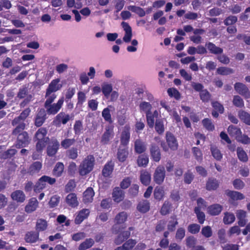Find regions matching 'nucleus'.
<instances>
[{
  "label": "nucleus",
  "instance_id": "f257e3e1",
  "mask_svg": "<svg viewBox=\"0 0 250 250\" xmlns=\"http://www.w3.org/2000/svg\"><path fill=\"white\" fill-rule=\"evenodd\" d=\"M95 158L93 155H87L82 161L79 167V173L81 176H85L93 169Z\"/></svg>",
  "mask_w": 250,
  "mask_h": 250
},
{
  "label": "nucleus",
  "instance_id": "f03ea898",
  "mask_svg": "<svg viewBox=\"0 0 250 250\" xmlns=\"http://www.w3.org/2000/svg\"><path fill=\"white\" fill-rule=\"evenodd\" d=\"M114 128V126L113 125H108L105 126V131L101 138L100 143L102 145H107L111 143L115 136Z\"/></svg>",
  "mask_w": 250,
  "mask_h": 250
},
{
  "label": "nucleus",
  "instance_id": "7ed1b4c3",
  "mask_svg": "<svg viewBox=\"0 0 250 250\" xmlns=\"http://www.w3.org/2000/svg\"><path fill=\"white\" fill-rule=\"evenodd\" d=\"M64 99L63 97L60 98L58 101L57 103L49 104L48 105H45L44 107L46 109V112L48 115H55L62 108Z\"/></svg>",
  "mask_w": 250,
  "mask_h": 250
},
{
  "label": "nucleus",
  "instance_id": "20e7f679",
  "mask_svg": "<svg viewBox=\"0 0 250 250\" xmlns=\"http://www.w3.org/2000/svg\"><path fill=\"white\" fill-rule=\"evenodd\" d=\"M166 177V171L164 166H158L155 169L153 174L154 182L158 184H162Z\"/></svg>",
  "mask_w": 250,
  "mask_h": 250
},
{
  "label": "nucleus",
  "instance_id": "39448f33",
  "mask_svg": "<svg viewBox=\"0 0 250 250\" xmlns=\"http://www.w3.org/2000/svg\"><path fill=\"white\" fill-rule=\"evenodd\" d=\"M17 135L18 137L16 144V147L17 148L25 147L28 145L30 139L26 131L19 133Z\"/></svg>",
  "mask_w": 250,
  "mask_h": 250
},
{
  "label": "nucleus",
  "instance_id": "423d86ee",
  "mask_svg": "<svg viewBox=\"0 0 250 250\" xmlns=\"http://www.w3.org/2000/svg\"><path fill=\"white\" fill-rule=\"evenodd\" d=\"M127 214L126 212L122 211L117 214L115 217L114 224L112 227L113 232L115 234H117L120 232L119 229H117L118 228V225L124 224L127 220Z\"/></svg>",
  "mask_w": 250,
  "mask_h": 250
},
{
  "label": "nucleus",
  "instance_id": "0eeeda50",
  "mask_svg": "<svg viewBox=\"0 0 250 250\" xmlns=\"http://www.w3.org/2000/svg\"><path fill=\"white\" fill-rule=\"evenodd\" d=\"M71 119V117L68 114L64 112H61L57 115L53 120V123L57 126H60L62 124L65 125Z\"/></svg>",
  "mask_w": 250,
  "mask_h": 250
},
{
  "label": "nucleus",
  "instance_id": "6e6552de",
  "mask_svg": "<svg viewBox=\"0 0 250 250\" xmlns=\"http://www.w3.org/2000/svg\"><path fill=\"white\" fill-rule=\"evenodd\" d=\"M149 151L151 160L154 162H159L161 159V152L159 147L156 144L152 143Z\"/></svg>",
  "mask_w": 250,
  "mask_h": 250
},
{
  "label": "nucleus",
  "instance_id": "1a4fd4ad",
  "mask_svg": "<svg viewBox=\"0 0 250 250\" xmlns=\"http://www.w3.org/2000/svg\"><path fill=\"white\" fill-rule=\"evenodd\" d=\"M130 127L129 125H125L121 132L120 146H127L129 144L130 138Z\"/></svg>",
  "mask_w": 250,
  "mask_h": 250
},
{
  "label": "nucleus",
  "instance_id": "9d476101",
  "mask_svg": "<svg viewBox=\"0 0 250 250\" xmlns=\"http://www.w3.org/2000/svg\"><path fill=\"white\" fill-rule=\"evenodd\" d=\"M235 90L245 99L250 98V92L247 86L243 83L237 82L234 85Z\"/></svg>",
  "mask_w": 250,
  "mask_h": 250
},
{
  "label": "nucleus",
  "instance_id": "9b49d317",
  "mask_svg": "<svg viewBox=\"0 0 250 250\" xmlns=\"http://www.w3.org/2000/svg\"><path fill=\"white\" fill-rule=\"evenodd\" d=\"M166 139L167 146L169 148L175 151L178 149V143L174 135L170 132H167L166 134Z\"/></svg>",
  "mask_w": 250,
  "mask_h": 250
},
{
  "label": "nucleus",
  "instance_id": "f8f14e48",
  "mask_svg": "<svg viewBox=\"0 0 250 250\" xmlns=\"http://www.w3.org/2000/svg\"><path fill=\"white\" fill-rule=\"evenodd\" d=\"M60 144L56 139L52 140L48 145L46 153L48 156L53 157L56 155L59 148Z\"/></svg>",
  "mask_w": 250,
  "mask_h": 250
},
{
  "label": "nucleus",
  "instance_id": "ddd939ff",
  "mask_svg": "<svg viewBox=\"0 0 250 250\" xmlns=\"http://www.w3.org/2000/svg\"><path fill=\"white\" fill-rule=\"evenodd\" d=\"M212 107L211 115L213 118H217L219 114H222L224 112V107L222 104L218 101H212L211 103Z\"/></svg>",
  "mask_w": 250,
  "mask_h": 250
},
{
  "label": "nucleus",
  "instance_id": "4468645a",
  "mask_svg": "<svg viewBox=\"0 0 250 250\" xmlns=\"http://www.w3.org/2000/svg\"><path fill=\"white\" fill-rule=\"evenodd\" d=\"M11 125L15 128L13 130L12 134L14 136H17L19 133L23 132L25 128V124L23 122L21 121H17L16 119H14L11 122Z\"/></svg>",
  "mask_w": 250,
  "mask_h": 250
},
{
  "label": "nucleus",
  "instance_id": "2eb2a0df",
  "mask_svg": "<svg viewBox=\"0 0 250 250\" xmlns=\"http://www.w3.org/2000/svg\"><path fill=\"white\" fill-rule=\"evenodd\" d=\"M121 25L125 31V35L123 37V41L125 42H129L131 41L132 37V31L131 26L127 22L122 21Z\"/></svg>",
  "mask_w": 250,
  "mask_h": 250
},
{
  "label": "nucleus",
  "instance_id": "dca6fc26",
  "mask_svg": "<svg viewBox=\"0 0 250 250\" xmlns=\"http://www.w3.org/2000/svg\"><path fill=\"white\" fill-rule=\"evenodd\" d=\"M113 201L117 203L122 201L125 198V192L119 187H115L112 193Z\"/></svg>",
  "mask_w": 250,
  "mask_h": 250
},
{
  "label": "nucleus",
  "instance_id": "f3484780",
  "mask_svg": "<svg viewBox=\"0 0 250 250\" xmlns=\"http://www.w3.org/2000/svg\"><path fill=\"white\" fill-rule=\"evenodd\" d=\"M39 233L36 231H29L25 234L24 240L27 243H35L39 240Z\"/></svg>",
  "mask_w": 250,
  "mask_h": 250
},
{
  "label": "nucleus",
  "instance_id": "a211bd4d",
  "mask_svg": "<svg viewBox=\"0 0 250 250\" xmlns=\"http://www.w3.org/2000/svg\"><path fill=\"white\" fill-rule=\"evenodd\" d=\"M128 154L127 146H120L117 153V159L120 162H124L128 157Z\"/></svg>",
  "mask_w": 250,
  "mask_h": 250
},
{
  "label": "nucleus",
  "instance_id": "6ab92c4d",
  "mask_svg": "<svg viewBox=\"0 0 250 250\" xmlns=\"http://www.w3.org/2000/svg\"><path fill=\"white\" fill-rule=\"evenodd\" d=\"M60 80L59 79H56L53 80L49 84L48 87L46 91H47V95L50 93H55L62 87V85L59 83Z\"/></svg>",
  "mask_w": 250,
  "mask_h": 250
},
{
  "label": "nucleus",
  "instance_id": "aec40b11",
  "mask_svg": "<svg viewBox=\"0 0 250 250\" xmlns=\"http://www.w3.org/2000/svg\"><path fill=\"white\" fill-rule=\"evenodd\" d=\"M46 118V113L44 109H41L38 112L35 120V125L37 127L41 126Z\"/></svg>",
  "mask_w": 250,
  "mask_h": 250
},
{
  "label": "nucleus",
  "instance_id": "412c9836",
  "mask_svg": "<svg viewBox=\"0 0 250 250\" xmlns=\"http://www.w3.org/2000/svg\"><path fill=\"white\" fill-rule=\"evenodd\" d=\"M11 198L18 203H22L25 200L26 196L23 191L16 190L11 193Z\"/></svg>",
  "mask_w": 250,
  "mask_h": 250
},
{
  "label": "nucleus",
  "instance_id": "4be33fe9",
  "mask_svg": "<svg viewBox=\"0 0 250 250\" xmlns=\"http://www.w3.org/2000/svg\"><path fill=\"white\" fill-rule=\"evenodd\" d=\"M114 168V163L108 161L104 166L102 169V175L104 177H109L113 172Z\"/></svg>",
  "mask_w": 250,
  "mask_h": 250
},
{
  "label": "nucleus",
  "instance_id": "5701e85b",
  "mask_svg": "<svg viewBox=\"0 0 250 250\" xmlns=\"http://www.w3.org/2000/svg\"><path fill=\"white\" fill-rule=\"evenodd\" d=\"M90 214L88 209L83 208L79 211L75 219V223L76 225L80 224L84 219H86Z\"/></svg>",
  "mask_w": 250,
  "mask_h": 250
},
{
  "label": "nucleus",
  "instance_id": "b1692460",
  "mask_svg": "<svg viewBox=\"0 0 250 250\" xmlns=\"http://www.w3.org/2000/svg\"><path fill=\"white\" fill-rule=\"evenodd\" d=\"M205 46L207 47L209 52L211 54L218 55L223 52V49L216 46L214 43L211 42H206Z\"/></svg>",
  "mask_w": 250,
  "mask_h": 250
},
{
  "label": "nucleus",
  "instance_id": "393cba45",
  "mask_svg": "<svg viewBox=\"0 0 250 250\" xmlns=\"http://www.w3.org/2000/svg\"><path fill=\"white\" fill-rule=\"evenodd\" d=\"M146 150V145L145 142L141 139H137L134 142L135 152L139 154H143Z\"/></svg>",
  "mask_w": 250,
  "mask_h": 250
},
{
  "label": "nucleus",
  "instance_id": "a878e982",
  "mask_svg": "<svg viewBox=\"0 0 250 250\" xmlns=\"http://www.w3.org/2000/svg\"><path fill=\"white\" fill-rule=\"evenodd\" d=\"M39 203L37 199L35 197H32L29 199L28 204L25 207V211L28 213H32L36 210Z\"/></svg>",
  "mask_w": 250,
  "mask_h": 250
},
{
  "label": "nucleus",
  "instance_id": "bb28decb",
  "mask_svg": "<svg viewBox=\"0 0 250 250\" xmlns=\"http://www.w3.org/2000/svg\"><path fill=\"white\" fill-rule=\"evenodd\" d=\"M47 130L45 127L40 128L35 134L34 138V141L45 140L46 141H49L48 137L46 136Z\"/></svg>",
  "mask_w": 250,
  "mask_h": 250
},
{
  "label": "nucleus",
  "instance_id": "cd10ccee",
  "mask_svg": "<svg viewBox=\"0 0 250 250\" xmlns=\"http://www.w3.org/2000/svg\"><path fill=\"white\" fill-rule=\"evenodd\" d=\"M137 210L142 213H145L150 209V203L147 200H142L137 206Z\"/></svg>",
  "mask_w": 250,
  "mask_h": 250
},
{
  "label": "nucleus",
  "instance_id": "c85d7f7f",
  "mask_svg": "<svg viewBox=\"0 0 250 250\" xmlns=\"http://www.w3.org/2000/svg\"><path fill=\"white\" fill-rule=\"evenodd\" d=\"M94 195L93 189L91 187L88 188L83 193V202L85 204L92 202Z\"/></svg>",
  "mask_w": 250,
  "mask_h": 250
},
{
  "label": "nucleus",
  "instance_id": "c756f323",
  "mask_svg": "<svg viewBox=\"0 0 250 250\" xmlns=\"http://www.w3.org/2000/svg\"><path fill=\"white\" fill-rule=\"evenodd\" d=\"M223 209V207L218 204H214L209 206L208 208V213L211 216L219 215Z\"/></svg>",
  "mask_w": 250,
  "mask_h": 250
},
{
  "label": "nucleus",
  "instance_id": "7c9ffc66",
  "mask_svg": "<svg viewBox=\"0 0 250 250\" xmlns=\"http://www.w3.org/2000/svg\"><path fill=\"white\" fill-rule=\"evenodd\" d=\"M140 180L141 183L146 186H148L151 182V174L146 170H142L140 173Z\"/></svg>",
  "mask_w": 250,
  "mask_h": 250
},
{
  "label": "nucleus",
  "instance_id": "2f4dec72",
  "mask_svg": "<svg viewBox=\"0 0 250 250\" xmlns=\"http://www.w3.org/2000/svg\"><path fill=\"white\" fill-rule=\"evenodd\" d=\"M219 182L214 178H209L206 183V188L207 190H215L219 187Z\"/></svg>",
  "mask_w": 250,
  "mask_h": 250
},
{
  "label": "nucleus",
  "instance_id": "473e14b6",
  "mask_svg": "<svg viewBox=\"0 0 250 250\" xmlns=\"http://www.w3.org/2000/svg\"><path fill=\"white\" fill-rule=\"evenodd\" d=\"M225 194L232 200H241L245 198L244 195L240 192L227 189Z\"/></svg>",
  "mask_w": 250,
  "mask_h": 250
},
{
  "label": "nucleus",
  "instance_id": "72a5a7b5",
  "mask_svg": "<svg viewBox=\"0 0 250 250\" xmlns=\"http://www.w3.org/2000/svg\"><path fill=\"white\" fill-rule=\"evenodd\" d=\"M66 202L72 208L76 207L79 205L77 195L74 193H71L67 195L66 197Z\"/></svg>",
  "mask_w": 250,
  "mask_h": 250
},
{
  "label": "nucleus",
  "instance_id": "f704fd0d",
  "mask_svg": "<svg viewBox=\"0 0 250 250\" xmlns=\"http://www.w3.org/2000/svg\"><path fill=\"white\" fill-rule=\"evenodd\" d=\"M130 236L129 231H124L119 234L115 239L114 243L117 245H119L126 240Z\"/></svg>",
  "mask_w": 250,
  "mask_h": 250
},
{
  "label": "nucleus",
  "instance_id": "c9c22d12",
  "mask_svg": "<svg viewBox=\"0 0 250 250\" xmlns=\"http://www.w3.org/2000/svg\"><path fill=\"white\" fill-rule=\"evenodd\" d=\"M238 116L240 120L248 125H250V114L243 110H239Z\"/></svg>",
  "mask_w": 250,
  "mask_h": 250
},
{
  "label": "nucleus",
  "instance_id": "e433bc0d",
  "mask_svg": "<svg viewBox=\"0 0 250 250\" xmlns=\"http://www.w3.org/2000/svg\"><path fill=\"white\" fill-rule=\"evenodd\" d=\"M227 131L229 135L231 137H233L236 140L237 137L242 134L241 129L233 125H230L229 126Z\"/></svg>",
  "mask_w": 250,
  "mask_h": 250
},
{
  "label": "nucleus",
  "instance_id": "4c0bfd02",
  "mask_svg": "<svg viewBox=\"0 0 250 250\" xmlns=\"http://www.w3.org/2000/svg\"><path fill=\"white\" fill-rule=\"evenodd\" d=\"M42 167V164L41 162L36 161L31 165L28 169L27 172L30 175H33L38 173Z\"/></svg>",
  "mask_w": 250,
  "mask_h": 250
},
{
  "label": "nucleus",
  "instance_id": "58836bf2",
  "mask_svg": "<svg viewBox=\"0 0 250 250\" xmlns=\"http://www.w3.org/2000/svg\"><path fill=\"white\" fill-rule=\"evenodd\" d=\"M95 243L94 240L91 238H86L78 247L79 250H86L91 248Z\"/></svg>",
  "mask_w": 250,
  "mask_h": 250
},
{
  "label": "nucleus",
  "instance_id": "ea45409f",
  "mask_svg": "<svg viewBox=\"0 0 250 250\" xmlns=\"http://www.w3.org/2000/svg\"><path fill=\"white\" fill-rule=\"evenodd\" d=\"M149 162L148 156L146 154H141L137 159V163L139 167H146Z\"/></svg>",
  "mask_w": 250,
  "mask_h": 250
},
{
  "label": "nucleus",
  "instance_id": "a19ab883",
  "mask_svg": "<svg viewBox=\"0 0 250 250\" xmlns=\"http://www.w3.org/2000/svg\"><path fill=\"white\" fill-rule=\"evenodd\" d=\"M48 224L47 221L43 219H38L36 223V231L39 233L47 229Z\"/></svg>",
  "mask_w": 250,
  "mask_h": 250
},
{
  "label": "nucleus",
  "instance_id": "79ce46f5",
  "mask_svg": "<svg viewBox=\"0 0 250 250\" xmlns=\"http://www.w3.org/2000/svg\"><path fill=\"white\" fill-rule=\"evenodd\" d=\"M178 224V219L176 215H171L170 217V220L168 221L167 228V229L173 232L175 230L176 227Z\"/></svg>",
  "mask_w": 250,
  "mask_h": 250
},
{
  "label": "nucleus",
  "instance_id": "37998d69",
  "mask_svg": "<svg viewBox=\"0 0 250 250\" xmlns=\"http://www.w3.org/2000/svg\"><path fill=\"white\" fill-rule=\"evenodd\" d=\"M64 166L62 162H58L55 165L53 170V174L57 177L62 176L64 170Z\"/></svg>",
  "mask_w": 250,
  "mask_h": 250
},
{
  "label": "nucleus",
  "instance_id": "c03bdc74",
  "mask_svg": "<svg viewBox=\"0 0 250 250\" xmlns=\"http://www.w3.org/2000/svg\"><path fill=\"white\" fill-rule=\"evenodd\" d=\"M154 197L155 199L160 201L165 196V190L163 187H157L154 190Z\"/></svg>",
  "mask_w": 250,
  "mask_h": 250
},
{
  "label": "nucleus",
  "instance_id": "a18cd8bd",
  "mask_svg": "<svg viewBox=\"0 0 250 250\" xmlns=\"http://www.w3.org/2000/svg\"><path fill=\"white\" fill-rule=\"evenodd\" d=\"M238 158L242 162L246 163L248 161V156L246 152L241 147H238L236 149Z\"/></svg>",
  "mask_w": 250,
  "mask_h": 250
},
{
  "label": "nucleus",
  "instance_id": "49530a36",
  "mask_svg": "<svg viewBox=\"0 0 250 250\" xmlns=\"http://www.w3.org/2000/svg\"><path fill=\"white\" fill-rule=\"evenodd\" d=\"M172 205L168 201H165L162 205L161 210L160 213L161 215L165 216L170 213Z\"/></svg>",
  "mask_w": 250,
  "mask_h": 250
},
{
  "label": "nucleus",
  "instance_id": "de8ad7c7",
  "mask_svg": "<svg viewBox=\"0 0 250 250\" xmlns=\"http://www.w3.org/2000/svg\"><path fill=\"white\" fill-rule=\"evenodd\" d=\"M203 126L209 131H213L215 129V126L211 119L206 118L202 121Z\"/></svg>",
  "mask_w": 250,
  "mask_h": 250
},
{
  "label": "nucleus",
  "instance_id": "09e8293b",
  "mask_svg": "<svg viewBox=\"0 0 250 250\" xmlns=\"http://www.w3.org/2000/svg\"><path fill=\"white\" fill-rule=\"evenodd\" d=\"M75 142L76 140L74 138H65L61 141V146L62 148L66 149L74 145Z\"/></svg>",
  "mask_w": 250,
  "mask_h": 250
},
{
  "label": "nucleus",
  "instance_id": "8fccbe9b",
  "mask_svg": "<svg viewBox=\"0 0 250 250\" xmlns=\"http://www.w3.org/2000/svg\"><path fill=\"white\" fill-rule=\"evenodd\" d=\"M194 211L196 215L198 222L200 224H203L206 219V216L204 212L201 211L199 207H195Z\"/></svg>",
  "mask_w": 250,
  "mask_h": 250
},
{
  "label": "nucleus",
  "instance_id": "3c124183",
  "mask_svg": "<svg viewBox=\"0 0 250 250\" xmlns=\"http://www.w3.org/2000/svg\"><path fill=\"white\" fill-rule=\"evenodd\" d=\"M112 86L109 83H105L102 85V91L106 98H108L112 91Z\"/></svg>",
  "mask_w": 250,
  "mask_h": 250
},
{
  "label": "nucleus",
  "instance_id": "603ef678",
  "mask_svg": "<svg viewBox=\"0 0 250 250\" xmlns=\"http://www.w3.org/2000/svg\"><path fill=\"white\" fill-rule=\"evenodd\" d=\"M235 217L233 213L228 212L225 213L223 218V222L225 224H230L235 221Z\"/></svg>",
  "mask_w": 250,
  "mask_h": 250
},
{
  "label": "nucleus",
  "instance_id": "864d4df0",
  "mask_svg": "<svg viewBox=\"0 0 250 250\" xmlns=\"http://www.w3.org/2000/svg\"><path fill=\"white\" fill-rule=\"evenodd\" d=\"M200 99L204 103H208L210 100L211 95L207 89H205L199 94Z\"/></svg>",
  "mask_w": 250,
  "mask_h": 250
},
{
  "label": "nucleus",
  "instance_id": "5fc2aeb1",
  "mask_svg": "<svg viewBox=\"0 0 250 250\" xmlns=\"http://www.w3.org/2000/svg\"><path fill=\"white\" fill-rule=\"evenodd\" d=\"M73 129L76 135H80L83 130L82 122L80 120L76 121L74 125Z\"/></svg>",
  "mask_w": 250,
  "mask_h": 250
},
{
  "label": "nucleus",
  "instance_id": "6e6d98bb",
  "mask_svg": "<svg viewBox=\"0 0 250 250\" xmlns=\"http://www.w3.org/2000/svg\"><path fill=\"white\" fill-rule=\"evenodd\" d=\"M128 9L133 12L138 14L140 17H143L145 16L146 12L141 7L136 6L135 5H130L128 7Z\"/></svg>",
  "mask_w": 250,
  "mask_h": 250
},
{
  "label": "nucleus",
  "instance_id": "4d7b16f0",
  "mask_svg": "<svg viewBox=\"0 0 250 250\" xmlns=\"http://www.w3.org/2000/svg\"><path fill=\"white\" fill-rule=\"evenodd\" d=\"M66 156L70 159L75 160L78 156V150L76 147H71L66 151Z\"/></svg>",
  "mask_w": 250,
  "mask_h": 250
},
{
  "label": "nucleus",
  "instance_id": "13d9d810",
  "mask_svg": "<svg viewBox=\"0 0 250 250\" xmlns=\"http://www.w3.org/2000/svg\"><path fill=\"white\" fill-rule=\"evenodd\" d=\"M192 152L195 158L198 162H201L203 160V153L201 149L197 147H193L192 148Z\"/></svg>",
  "mask_w": 250,
  "mask_h": 250
},
{
  "label": "nucleus",
  "instance_id": "bf43d9fd",
  "mask_svg": "<svg viewBox=\"0 0 250 250\" xmlns=\"http://www.w3.org/2000/svg\"><path fill=\"white\" fill-rule=\"evenodd\" d=\"M167 93L169 97H174L176 100L181 98V94L175 88H169L167 89Z\"/></svg>",
  "mask_w": 250,
  "mask_h": 250
},
{
  "label": "nucleus",
  "instance_id": "052dcab7",
  "mask_svg": "<svg viewBox=\"0 0 250 250\" xmlns=\"http://www.w3.org/2000/svg\"><path fill=\"white\" fill-rule=\"evenodd\" d=\"M155 129L159 134H162L165 131L163 121L162 120H157L155 125Z\"/></svg>",
  "mask_w": 250,
  "mask_h": 250
},
{
  "label": "nucleus",
  "instance_id": "680f3d73",
  "mask_svg": "<svg viewBox=\"0 0 250 250\" xmlns=\"http://www.w3.org/2000/svg\"><path fill=\"white\" fill-rule=\"evenodd\" d=\"M217 72L221 75H228L233 73L234 70L229 67H219L217 69Z\"/></svg>",
  "mask_w": 250,
  "mask_h": 250
},
{
  "label": "nucleus",
  "instance_id": "e2e57ef3",
  "mask_svg": "<svg viewBox=\"0 0 250 250\" xmlns=\"http://www.w3.org/2000/svg\"><path fill=\"white\" fill-rule=\"evenodd\" d=\"M30 112L31 110L30 108L29 107L26 108L22 111L19 116L15 117L14 119H16L17 121L24 122L25 119L29 115Z\"/></svg>",
  "mask_w": 250,
  "mask_h": 250
},
{
  "label": "nucleus",
  "instance_id": "0e129e2a",
  "mask_svg": "<svg viewBox=\"0 0 250 250\" xmlns=\"http://www.w3.org/2000/svg\"><path fill=\"white\" fill-rule=\"evenodd\" d=\"M131 180L132 178L130 177H126L124 178L120 183V188L122 190L127 189L131 185Z\"/></svg>",
  "mask_w": 250,
  "mask_h": 250
},
{
  "label": "nucleus",
  "instance_id": "69168bd1",
  "mask_svg": "<svg viewBox=\"0 0 250 250\" xmlns=\"http://www.w3.org/2000/svg\"><path fill=\"white\" fill-rule=\"evenodd\" d=\"M210 151L212 156L217 160L220 161L222 158V154L220 150L215 146H211L210 147Z\"/></svg>",
  "mask_w": 250,
  "mask_h": 250
},
{
  "label": "nucleus",
  "instance_id": "338daca9",
  "mask_svg": "<svg viewBox=\"0 0 250 250\" xmlns=\"http://www.w3.org/2000/svg\"><path fill=\"white\" fill-rule=\"evenodd\" d=\"M201 229V226L200 225L197 224H191L189 225L188 227V231L193 234L198 233Z\"/></svg>",
  "mask_w": 250,
  "mask_h": 250
},
{
  "label": "nucleus",
  "instance_id": "774afa93",
  "mask_svg": "<svg viewBox=\"0 0 250 250\" xmlns=\"http://www.w3.org/2000/svg\"><path fill=\"white\" fill-rule=\"evenodd\" d=\"M102 114L105 121L108 122L110 124L113 123L110 110L108 108L106 107L104 108L102 111Z\"/></svg>",
  "mask_w": 250,
  "mask_h": 250
}]
</instances>
